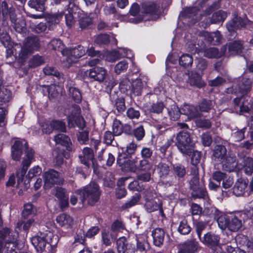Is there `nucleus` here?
Wrapping results in <instances>:
<instances>
[{"mask_svg": "<svg viewBox=\"0 0 253 253\" xmlns=\"http://www.w3.org/2000/svg\"><path fill=\"white\" fill-rule=\"evenodd\" d=\"M239 244L243 246L246 250V252L251 253L253 250V241L249 239L247 236L243 235L240 240L237 239Z\"/></svg>", "mask_w": 253, "mask_h": 253, "instance_id": "obj_46", "label": "nucleus"}, {"mask_svg": "<svg viewBox=\"0 0 253 253\" xmlns=\"http://www.w3.org/2000/svg\"><path fill=\"white\" fill-rule=\"evenodd\" d=\"M170 168L168 163L161 162L156 166V170L161 179L167 178L170 171Z\"/></svg>", "mask_w": 253, "mask_h": 253, "instance_id": "obj_30", "label": "nucleus"}, {"mask_svg": "<svg viewBox=\"0 0 253 253\" xmlns=\"http://www.w3.org/2000/svg\"><path fill=\"white\" fill-rule=\"evenodd\" d=\"M145 135V130L142 125L135 126L133 128L132 137H134L137 141H141Z\"/></svg>", "mask_w": 253, "mask_h": 253, "instance_id": "obj_47", "label": "nucleus"}, {"mask_svg": "<svg viewBox=\"0 0 253 253\" xmlns=\"http://www.w3.org/2000/svg\"><path fill=\"white\" fill-rule=\"evenodd\" d=\"M77 193L81 196L80 200L83 203L86 201L88 205L93 207L99 201L102 190L98 184L91 181L82 189L78 190Z\"/></svg>", "mask_w": 253, "mask_h": 253, "instance_id": "obj_3", "label": "nucleus"}, {"mask_svg": "<svg viewBox=\"0 0 253 253\" xmlns=\"http://www.w3.org/2000/svg\"><path fill=\"white\" fill-rule=\"evenodd\" d=\"M79 27L82 30L88 29L93 24L91 18L86 15L81 16L79 20Z\"/></svg>", "mask_w": 253, "mask_h": 253, "instance_id": "obj_50", "label": "nucleus"}, {"mask_svg": "<svg viewBox=\"0 0 253 253\" xmlns=\"http://www.w3.org/2000/svg\"><path fill=\"white\" fill-rule=\"evenodd\" d=\"M192 228L188 223L187 219H183L180 221L177 228V231L181 235H188L191 231Z\"/></svg>", "mask_w": 253, "mask_h": 253, "instance_id": "obj_51", "label": "nucleus"}, {"mask_svg": "<svg viewBox=\"0 0 253 253\" xmlns=\"http://www.w3.org/2000/svg\"><path fill=\"white\" fill-rule=\"evenodd\" d=\"M12 139L11 146V159L15 161H19L23 153L26 154L30 148L28 141L25 139L15 137Z\"/></svg>", "mask_w": 253, "mask_h": 253, "instance_id": "obj_8", "label": "nucleus"}, {"mask_svg": "<svg viewBox=\"0 0 253 253\" xmlns=\"http://www.w3.org/2000/svg\"><path fill=\"white\" fill-rule=\"evenodd\" d=\"M220 162L222 164L223 169L226 171L237 172L239 170V168L237 167L238 162L235 156L226 155V157Z\"/></svg>", "mask_w": 253, "mask_h": 253, "instance_id": "obj_17", "label": "nucleus"}, {"mask_svg": "<svg viewBox=\"0 0 253 253\" xmlns=\"http://www.w3.org/2000/svg\"><path fill=\"white\" fill-rule=\"evenodd\" d=\"M137 145L134 142L127 144L126 147H118L117 156V164L124 172H136L139 171L149 170L152 164L150 162L153 150L143 147L140 152L141 158L134 156Z\"/></svg>", "mask_w": 253, "mask_h": 253, "instance_id": "obj_1", "label": "nucleus"}, {"mask_svg": "<svg viewBox=\"0 0 253 253\" xmlns=\"http://www.w3.org/2000/svg\"><path fill=\"white\" fill-rule=\"evenodd\" d=\"M220 237L219 235L209 231L204 234V236L199 239L200 241L205 246L211 249L212 253L217 252V249L220 246Z\"/></svg>", "mask_w": 253, "mask_h": 253, "instance_id": "obj_10", "label": "nucleus"}, {"mask_svg": "<svg viewBox=\"0 0 253 253\" xmlns=\"http://www.w3.org/2000/svg\"><path fill=\"white\" fill-rule=\"evenodd\" d=\"M199 243L195 240L185 241L181 246L178 253H196L198 251Z\"/></svg>", "mask_w": 253, "mask_h": 253, "instance_id": "obj_28", "label": "nucleus"}, {"mask_svg": "<svg viewBox=\"0 0 253 253\" xmlns=\"http://www.w3.org/2000/svg\"><path fill=\"white\" fill-rule=\"evenodd\" d=\"M193 62V58L192 55L184 53L179 59V65L184 68L191 67Z\"/></svg>", "mask_w": 253, "mask_h": 253, "instance_id": "obj_43", "label": "nucleus"}, {"mask_svg": "<svg viewBox=\"0 0 253 253\" xmlns=\"http://www.w3.org/2000/svg\"><path fill=\"white\" fill-rule=\"evenodd\" d=\"M194 225L198 237L199 239H200L203 237L202 236V232L207 228L208 223L206 221L199 220L195 222Z\"/></svg>", "mask_w": 253, "mask_h": 253, "instance_id": "obj_52", "label": "nucleus"}, {"mask_svg": "<svg viewBox=\"0 0 253 253\" xmlns=\"http://www.w3.org/2000/svg\"><path fill=\"white\" fill-rule=\"evenodd\" d=\"M227 17V13L223 10H218L213 13L210 21L212 24L222 23Z\"/></svg>", "mask_w": 253, "mask_h": 253, "instance_id": "obj_34", "label": "nucleus"}, {"mask_svg": "<svg viewBox=\"0 0 253 253\" xmlns=\"http://www.w3.org/2000/svg\"><path fill=\"white\" fill-rule=\"evenodd\" d=\"M243 49V44L239 41H234L229 42L228 44V50L232 54H239L242 52Z\"/></svg>", "mask_w": 253, "mask_h": 253, "instance_id": "obj_37", "label": "nucleus"}, {"mask_svg": "<svg viewBox=\"0 0 253 253\" xmlns=\"http://www.w3.org/2000/svg\"><path fill=\"white\" fill-rule=\"evenodd\" d=\"M70 156L69 152H67L64 149L57 148L53 153V162L55 166L60 167L64 164V159H68Z\"/></svg>", "mask_w": 253, "mask_h": 253, "instance_id": "obj_20", "label": "nucleus"}, {"mask_svg": "<svg viewBox=\"0 0 253 253\" xmlns=\"http://www.w3.org/2000/svg\"><path fill=\"white\" fill-rule=\"evenodd\" d=\"M56 220L59 225L65 229L70 228L73 223L72 217L65 213H63L57 216Z\"/></svg>", "mask_w": 253, "mask_h": 253, "instance_id": "obj_32", "label": "nucleus"}, {"mask_svg": "<svg viewBox=\"0 0 253 253\" xmlns=\"http://www.w3.org/2000/svg\"><path fill=\"white\" fill-rule=\"evenodd\" d=\"M188 156H191V164L192 166L198 165L201 161L202 157V152L197 150L193 149L190 155H187Z\"/></svg>", "mask_w": 253, "mask_h": 253, "instance_id": "obj_59", "label": "nucleus"}, {"mask_svg": "<svg viewBox=\"0 0 253 253\" xmlns=\"http://www.w3.org/2000/svg\"><path fill=\"white\" fill-rule=\"evenodd\" d=\"M110 42V36L107 34H100L94 39V42L99 46L107 45Z\"/></svg>", "mask_w": 253, "mask_h": 253, "instance_id": "obj_48", "label": "nucleus"}, {"mask_svg": "<svg viewBox=\"0 0 253 253\" xmlns=\"http://www.w3.org/2000/svg\"><path fill=\"white\" fill-rule=\"evenodd\" d=\"M23 45L32 52L35 51H39L41 47L40 39L36 36H28L26 38Z\"/></svg>", "mask_w": 253, "mask_h": 253, "instance_id": "obj_24", "label": "nucleus"}, {"mask_svg": "<svg viewBox=\"0 0 253 253\" xmlns=\"http://www.w3.org/2000/svg\"><path fill=\"white\" fill-rule=\"evenodd\" d=\"M163 205L162 201L158 199L157 201L154 199L147 200L144 205V208L147 212L151 213L157 211Z\"/></svg>", "mask_w": 253, "mask_h": 253, "instance_id": "obj_33", "label": "nucleus"}, {"mask_svg": "<svg viewBox=\"0 0 253 253\" xmlns=\"http://www.w3.org/2000/svg\"><path fill=\"white\" fill-rule=\"evenodd\" d=\"M244 169L245 172L248 175L253 173V158L248 157L244 160Z\"/></svg>", "mask_w": 253, "mask_h": 253, "instance_id": "obj_60", "label": "nucleus"}, {"mask_svg": "<svg viewBox=\"0 0 253 253\" xmlns=\"http://www.w3.org/2000/svg\"><path fill=\"white\" fill-rule=\"evenodd\" d=\"M153 245L158 247H161L164 244L165 232L161 228H156L152 231Z\"/></svg>", "mask_w": 253, "mask_h": 253, "instance_id": "obj_22", "label": "nucleus"}, {"mask_svg": "<svg viewBox=\"0 0 253 253\" xmlns=\"http://www.w3.org/2000/svg\"><path fill=\"white\" fill-rule=\"evenodd\" d=\"M171 170L173 176L179 181L183 180L187 173L186 168L181 163L173 164Z\"/></svg>", "mask_w": 253, "mask_h": 253, "instance_id": "obj_23", "label": "nucleus"}, {"mask_svg": "<svg viewBox=\"0 0 253 253\" xmlns=\"http://www.w3.org/2000/svg\"><path fill=\"white\" fill-rule=\"evenodd\" d=\"M147 81L148 79L146 77L139 74L138 77L131 82L132 92L136 95H141L144 85L147 84Z\"/></svg>", "mask_w": 253, "mask_h": 253, "instance_id": "obj_19", "label": "nucleus"}, {"mask_svg": "<svg viewBox=\"0 0 253 253\" xmlns=\"http://www.w3.org/2000/svg\"><path fill=\"white\" fill-rule=\"evenodd\" d=\"M60 173L53 169H50L43 173V178L44 186L48 188H51L59 182V177Z\"/></svg>", "mask_w": 253, "mask_h": 253, "instance_id": "obj_16", "label": "nucleus"}, {"mask_svg": "<svg viewBox=\"0 0 253 253\" xmlns=\"http://www.w3.org/2000/svg\"><path fill=\"white\" fill-rule=\"evenodd\" d=\"M26 221L19 222L17 224V227L22 230L26 233H27L32 225L35 222V219L33 218H28Z\"/></svg>", "mask_w": 253, "mask_h": 253, "instance_id": "obj_62", "label": "nucleus"}, {"mask_svg": "<svg viewBox=\"0 0 253 253\" xmlns=\"http://www.w3.org/2000/svg\"><path fill=\"white\" fill-rule=\"evenodd\" d=\"M47 0H29L28 4L36 11L43 12L45 10V3Z\"/></svg>", "mask_w": 253, "mask_h": 253, "instance_id": "obj_38", "label": "nucleus"}, {"mask_svg": "<svg viewBox=\"0 0 253 253\" xmlns=\"http://www.w3.org/2000/svg\"><path fill=\"white\" fill-rule=\"evenodd\" d=\"M69 95L76 103L80 104L82 100V94L79 88L74 86L68 88Z\"/></svg>", "mask_w": 253, "mask_h": 253, "instance_id": "obj_36", "label": "nucleus"}, {"mask_svg": "<svg viewBox=\"0 0 253 253\" xmlns=\"http://www.w3.org/2000/svg\"><path fill=\"white\" fill-rule=\"evenodd\" d=\"M242 214L243 213L241 212L224 214L216 209L214 218L216 219L218 226L221 229L227 228L232 232H236L242 226ZM243 214L245 215V213Z\"/></svg>", "mask_w": 253, "mask_h": 253, "instance_id": "obj_2", "label": "nucleus"}, {"mask_svg": "<svg viewBox=\"0 0 253 253\" xmlns=\"http://www.w3.org/2000/svg\"><path fill=\"white\" fill-rule=\"evenodd\" d=\"M190 82L193 85L199 88L202 87L205 84L202 80V75L197 71H192L189 76Z\"/></svg>", "mask_w": 253, "mask_h": 253, "instance_id": "obj_35", "label": "nucleus"}, {"mask_svg": "<svg viewBox=\"0 0 253 253\" xmlns=\"http://www.w3.org/2000/svg\"><path fill=\"white\" fill-rule=\"evenodd\" d=\"M174 143L179 151L184 155H190L195 147L193 137L187 130H182L177 133Z\"/></svg>", "mask_w": 253, "mask_h": 253, "instance_id": "obj_5", "label": "nucleus"}, {"mask_svg": "<svg viewBox=\"0 0 253 253\" xmlns=\"http://www.w3.org/2000/svg\"><path fill=\"white\" fill-rule=\"evenodd\" d=\"M165 105L162 101L153 103L149 107L148 111L150 113L160 114L162 113Z\"/></svg>", "mask_w": 253, "mask_h": 253, "instance_id": "obj_49", "label": "nucleus"}, {"mask_svg": "<svg viewBox=\"0 0 253 253\" xmlns=\"http://www.w3.org/2000/svg\"><path fill=\"white\" fill-rule=\"evenodd\" d=\"M35 151L33 149L30 148L29 152L26 153L22 162V166L29 168L34 159Z\"/></svg>", "mask_w": 253, "mask_h": 253, "instance_id": "obj_55", "label": "nucleus"}, {"mask_svg": "<svg viewBox=\"0 0 253 253\" xmlns=\"http://www.w3.org/2000/svg\"><path fill=\"white\" fill-rule=\"evenodd\" d=\"M32 244L38 253H55L57 241L54 242L53 239L46 234L40 232V234L31 239Z\"/></svg>", "mask_w": 253, "mask_h": 253, "instance_id": "obj_4", "label": "nucleus"}, {"mask_svg": "<svg viewBox=\"0 0 253 253\" xmlns=\"http://www.w3.org/2000/svg\"><path fill=\"white\" fill-rule=\"evenodd\" d=\"M246 26V21L237 14H235L233 17L226 23V28L233 29L236 30L245 28Z\"/></svg>", "mask_w": 253, "mask_h": 253, "instance_id": "obj_18", "label": "nucleus"}, {"mask_svg": "<svg viewBox=\"0 0 253 253\" xmlns=\"http://www.w3.org/2000/svg\"><path fill=\"white\" fill-rule=\"evenodd\" d=\"M99 62L100 60L98 58L89 61V64L93 67L87 70L85 74L91 82L97 81L102 83L105 80L108 75L107 71L104 68L95 65Z\"/></svg>", "mask_w": 253, "mask_h": 253, "instance_id": "obj_9", "label": "nucleus"}, {"mask_svg": "<svg viewBox=\"0 0 253 253\" xmlns=\"http://www.w3.org/2000/svg\"><path fill=\"white\" fill-rule=\"evenodd\" d=\"M33 52L23 45L21 48L18 55V62L19 63L23 64L25 62L29 54H32Z\"/></svg>", "mask_w": 253, "mask_h": 253, "instance_id": "obj_63", "label": "nucleus"}, {"mask_svg": "<svg viewBox=\"0 0 253 253\" xmlns=\"http://www.w3.org/2000/svg\"><path fill=\"white\" fill-rule=\"evenodd\" d=\"M191 196L194 199H199L206 200L208 198V193L205 185L191 190Z\"/></svg>", "mask_w": 253, "mask_h": 253, "instance_id": "obj_31", "label": "nucleus"}, {"mask_svg": "<svg viewBox=\"0 0 253 253\" xmlns=\"http://www.w3.org/2000/svg\"><path fill=\"white\" fill-rule=\"evenodd\" d=\"M42 87L45 89L50 98H54L57 97L59 94L57 86L54 84H51L49 85H43Z\"/></svg>", "mask_w": 253, "mask_h": 253, "instance_id": "obj_57", "label": "nucleus"}, {"mask_svg": "<svg viewBox=\"0 0 253 253\" xmlns=\"http://www.w3.org/2000/svg\"><path fill=\"white\" fill-rule=\"evenodd\" d=\"M51 125L53 130H58L62 132L67 131L66 124L62 120H52L51 121Z\"/></svg>", "mask_w": 253, "mask_h": 253, "instance_id": "obj_53", "label": "nucleus"}, {"mask_svg": "<svg viewBox=\"0 0 253 253\" xmlns=\"http://www.w3.org/2000/svg\"><path fill=\"white\" fill-rule=\"evenodd\" d=\"M167 109L171 121H175L179 119L181 115V110L175 103L171 105Z\"/></svg>", "mask_w": 253, "mask_h": 253, "instance_id": "obj_40", "label": "nucleus"}, {"mask_svg": "<svg viewBox=\"0 0 253 253\" xmlns=\"http://www.w3.org/2000/svg\"><path fill=\"white\" fill-rule=\"evenodd\" d=\"M123 124L120 120L115 119L112 125V131L116 134V136H120L123 133Z\"/></svg>", "mask_w": 253, "mask_h": 253, "instance_id": "obj_54", "label": "nucleus"}, {"mask_svg": "<svg viewBox=\"0 0 253 253\" xmlns=\"http://www.w3.org/2000/svg\"><path fill=\"white\" fill-rule=\"evenodd\" d=\"M252 79L244 77L234 83L231 86L226 88L225 91L227 94L240 93L242 96L247 95L252 88Z\"/></svg>", "mask_w": 253, "mask_h": 253, "instance_id": "obj_7", "label": "nucleus"}, {"mask_svg": "<svg viewBox=\"0 0 253 253\" xmlns=\"http://www.w3.org/2000/svg\"><path fill=\"white\" fill-rule=\"evenodd\" d=\"M224 55V52H219L216 47H210L205 51V56L208 58H219Z\"/></svg>", "mask_w": 253, "mask_h": 253, "instance_id": "obj_45", "label": "nucleus"}, {"mask_svg": "<svg viewBox=\"0 0 253 253\" xmlns=\"http://www.w3.org/2000/svg\"><path fill=\"white\" fill-rule=\"evenodd\" d=\"M197 107H198L199 112L208 113L213 108V105L211 100L204 98L199 102Z\"/></svg>", "mask_w": 253, "mask_h": 253, "instance_id": "obj_39", "label": "nucleus"}, {"mask_svg": "<svg viewBox=\"0 0 253 253\" xmlns=\"http://www.w3.org/2000/svg\"><path fill=\"white\" fill-rule=\"evenodd\" d=\"M54 140L56 143L65 147L68 152L72 151L73 144L70 137L68 135L63 133L58 134L54 136Z\"/></svg>", "mask_w": 253, "mask_h": 253, "instance_id": "obj_27", "label": "nucleus"}, {"mask_svg": "<svg viewBox=\"0 0 253 253\" xmlns=\"http://www.w3.org/2000/svg\"><path fill=\"white\" fill-rule=\"evenodd\" d=\"M142 12L146 15L159 17L161 14L160 7L159 4L151 1L141 3Z\"/></svg>", "mask_w": 253, "mask_h": 253, "instance_id": "obj_15", "label": "nucleus"}, {"mask_svg": "<svg viewBox=\"0 0 253 253\" xmlns=\"http://www.w3.org/2000/svg\"><path fill=\"white\" fill-rule=\"evenodd\" d=\"M236 248L227 244H221L216 249L215 253H234Z\"/></svg>", "mask_w": 253, "mask_h": 253, "instance_id": "obj_64", "label": "nucleus"}, {"mask_svg": "<svg viewBox=\"0 0 253 253\" xmlns=\"http://www.w3.org/2000/svg\"><path fill=\"white\" fill-rule=\"evenodd\" d=\"M72 110L67 116L66 119L68 127L69 128L78 127L83 130L86 126L84 118L81 115V110L79 105L74 104L72 105Z\"/></svg>", "mask_w": 253, "mask_h": 253, "instance_id": "obj_6", "label": "nucleus"}, {"mask_svg": "<svg viewBox=\"0 0 253 253\" xmlns=\"http://www.w3.org/2000/svg\"><path fill=\"white\" fill-rule=\"evenodd\" d=\"M109 100L118 113L122 114L126 111L125 99L120 91L112 90L110 95Z\"/></svg>", "mask_w": 253, "mask_h": 253, "instance_id": "obj_11", "label": "nucleus"}, {"mask_svg": "<svg viewBox=\"0 0 253 253\" xmlns=\"http://www.w3.org/2000/svg\"><path fill=\"white\" fill-rule=\"evenodd\" d=\"M44 58L43 56L37 54L33 55L28 61L29 68H35L44 63Z\"/></svg>", "mask_w": 253, "mask_h": 253, "instance_id": "obj_41", "label": "nucleus"}, {"mask_svg": "<svg viewBox=\"0 0 253 253\" xmlns=\"http://www.w3.org/2000/svg\"><path fill=\"white\" fill-rule=\"evenodd\" d=\"M181 114L185 115L190 118H197L200 116L198 107L185 103L180 108Z\"/></svg>", "mask_w": 253, "mask_h": 253, "instance_id": "obj_29", "label": "nucleus"}, {"mask_svg": "<svg viewBox=\"0 0 253 253\" xmlns=\"http://www.w3.org/2000/svg\"><path fill=\"white\" fill-rule=\"evenodd\" d=\"M36 215L34 210V206L31 203H27L24 206V209L22 212V217L24 219L33 218Z\"/></svg>", "mask_w": 253, "mask_h": 253, "instance_id": "obj_42", "label": "nucleus"}, {"mask_svg": "<svg viewBox=\"0 0 253 253\" xmlns=\"http://www.w3.org/2000/svg\"><path fill=\"white\" fill-rule=\"evenodd\" d=\"M227 155V149L223 145H215L212 150V160L220 162Z\"/></svg>", "mask_w": 253, "mask_h": 253, "instance_id": "obj_26", "label": "nucleus"}, {"mask_svg": "<svg viewBox=\"0 0 253 253\" xmlns=\"http://www.w3.org/2000/svg\"><path fill=\"white\" fill-rule=\"evenodd\" d=\"M248 184V180L243 178H238L232 188V193L237 197L243 195Z\"/></svg>", "mask_w": 253, "mask_h": 253, "instance_id": "obj_21", "label": "nucleus"}, {"mask_svg": "<svg viewBox=\"0 0 253 253\" xmlns=\"http://www.w3.org/2000/svg\"><path fill=\"white\" fill-rule=\"evenodd\" d=\"M116 248L118 253H135V244L125 236L116 240Z\"/></svg>", "mask_w": 253, "mask_h": 253, "instance_id": "obj_13", "label": "nucleus"}, {"mask_svg": "<svg viewBox=\"0 0 253 253\" xmlns=\"http://www.w3.org/2000/svg\"><path fill=\"white\" fill-rule=\"evenodd\" d=\"M77 140L81 145H85L89 141V131L83 130L77 134Z\"/></svg>", "mask_w": 253, "mask_h": 253, "instance_id": "obj_61", "label": "nucleus"}, {"mask_svg": "<svg viewBox=\"0 0 253 253\" xmlns=\"http://www.w3.org/2000/svg\"><path fill=\"white\" fill-rule=\"evenodd\" d=\"M114 136H116L113 131L110 130L106 131L103 136V142L107 146H118V143L115 140Z\"/></svg>", "mask_w": 253, "mask_h": 253, "instance_id": "obj_44", "label": "nucleus"}, {"mask_svg": "<svg viewBox=\"0 0 253 253\" xmlns=\"http://www.w3.org/2000/svg\"><path fill=\"white\" fill-rule=\"evenodd\" d=\"M41 173V168L39 166H34L29 170L28 174L26 175V179L28 180L29 183L33 178L40 175Z\"/></svg>", "mask_w": 253, "mask_h": 253, "instance_id": "obj_58", "label": "nucleus"}, {"mask_svg": "<svg viewBox=\"0 0 253 253\" xmlns=\"http://www.w3.org/2000/svg\"><path fill=\"white\" fill-rule=\"evenodd\" d=\"M4 21L10 20L14 23L17 20L15 8L11 4L8 3L6 0L1 2V14Z\"/></svg>", "mask_w": 253, "mask_h": 253, "instance_id": "obj_12", "label": "nucleus"}, {"mask_svg": "<svg viewBox=\"0 0 253 253\" xmlns=\"http://www.w3.org/2000/svg\"><path fill=\"white\" fill-rule=\"evenodd\" d=\"M85 53L84 47L81 45H78L71 50V55L75 58L79 59L83 56Z\"/></svg>", "mask_w": 253, "mask_h": 253, "instance_id": "obj_56", "label": "nucleus"}, {"mask_svg": "<svg viewBox=\"0 0 253 253\" xmlns=\"http://www.w3.org/2000/svg\"><path fill=\"white\" fill-rule=\"evenodd\" d=\"M54 196L57 199L59 207L62 211L69 207V194L65 188L57 187L55 188Z\"/></svg>", "mask_w": 253, "mask_h": 253, "instance_id": "obj_14", "label": "nucleus"}, {"mask_svg": "<svg viewBox=\"0 0 253 253\" xmlns=\"http://www.w3.org/2000/svg\"><path fill=\"white\" fill-rule=\"evenodd\" d=\"M134 241L136 242V246H135V252L139 251L140 252L147 251L146 248H149V244L147 241L146 236L142 235H136L134 237Z\"/></svg>", "mask_w": 253, "mask_h": 253, "instance_id": "obj_25", "label": "nucleus"}]
</instances>
